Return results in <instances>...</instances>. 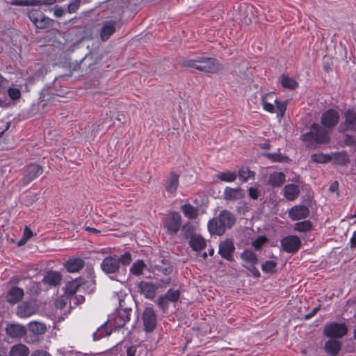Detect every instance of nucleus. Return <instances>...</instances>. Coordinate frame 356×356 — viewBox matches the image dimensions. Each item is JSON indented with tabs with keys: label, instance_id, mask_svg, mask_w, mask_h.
I'll return each mask as SVG.
<instances>
[{
	"label": "nucleus",
	"instance_id": "obj_1",
	"mask_svg": "<svg viewBox=\"0 0 356 356\" xmlns=\"http://www.w3.org/2000/svg\"><path fill=\"white\" fill-rule=\"evenodd\" d=\"M131 310L118 309L104 324L101 325L93 334H112L125 332V325L130 321Z\"/></svg>",
	"mask_w": 356,
	"mask_h": 356
},
{
	"label": "nucleus",
	"instance_id": "obj_2",
	"mask_svg": "<svg viewBox=\"0 0 356 356\" xmlns=\"http://www.w3.org/2000/svg\"><path fill=\"white\" fill-rule=\"evenodd\" d=\"M180 65L182 67L193 68L209 74L217 73L222 68V64L218 59L203 55L183 59L180 61Z\"/></svg>",
	"mask_w": 356,
	"mask_h": 356
},
{
	"label": "nucleus",
	"instance_id": "obj_3",
	"mask_svg": "<svg viewBox=\"0 0 356 356\" xmlns=\"http://www.w3.org/2000/svg\"><path fill=\"white\" fill-rule=\"evenodd\" d=\"M236 222L234 215L228 210H222L218 218L208 222V230L211 235H222L227 229H230Z\"/></svg>",
	"mask_w": 356,
	"mask_h": 356
},
{
	"label": "nucleus",
	"instance_id": "obj_4",
	"mask_svg": "<svg viewBox=\"0 0 356 356\" xmlns=\"http://www.w3.org/2000/svg\"><path fill=\"white\" fill-rule=\"evenodd\" d=\"M302 140L307 145L327 144L330 142L329 131L318 123H313L309 131L302 135Z\"/></svg>",
	"mask_w": 356,
	"mask_h": 356
},
{
	"label": "nucleus",
	"instance_id": "obj_5",
	"mask_svg": "<svg viewBox=\"0 0 356 356\" xmlns=\"http://www.w3.org/2000/svg\"><path fill=\"white\" fill-rule=\"evenodd\" d=\"M181 225V216L177 211H170L163 220V226L170 234H177Z\"/></svg>",
	"mask_w": 356,
	"mask_h": 356
},
{
	"label": "nucleus",
	"instance_id": "obj_6",
	"mask_svg": "<svg viewBox=\"0 0 356 356\" xmlns=\"http://www.w3.org/2000/svg\"><path fill=\"white\" fill-rule=\"evenodd\" d=\"M29 19L38 29H47L49 27L52 23V19L45 16V15L40 10L31 9L28 13Z\"/></svg>",
	"mask_w": 356,
	"mask_h": 356
},
{
	"label": "nucleus",
	"instance_id": "obj_7",
	"mask_svg": "<svg viewBox=\"0 0 356 356\" xmlns=\"http://www.w3.org/2000/svg\"><path fill=\"white\" fill-rule=\"evenodd\" d=\"M282 250L287 253H296L302 245L300 238L296 235H288L280 241Z\"/></svg>",
	"mask_w": 356,
	"mask_h": 356
},
{
	"label": "nucleus",
	"instance_id": "obj_8",
	"mask_svg": "<svg viewBox=\"0 0 356 356\" xmlns=\"http://www.w3.org/2000/svg\"><path fill=\"white\" fill-rule=\"evenodd\" d=\"M339 118V112L335 109L330 108L323 113L321 117V123L325 129H332L337 125Z\"/></svg>",
	"mask_w": 356,
	"mask_h": 356
},
{
	"label": "nucleus",
	"instance_id": "obj_9",
	"mask_svg": "<svg viewBox=\"0 0 356 356\" xmlns=\"http://www.w3.org/2000/svg\"><path fill=\"white\" fill-rule=\"evenodd\" d=\"M339 131L343 133L347 131L356 132V112L348 109L344 113V121L340 124Z\"/></svg>",
	"mask_w": 356,
	"mask_h": 356
},
{
	"label": "nucleus",
	"instance_id": "obj_10",
	"mask_svg": "<svg viewBox=\"0 0 356 356\" xmlns=\"http://www.w3.org/2000/svg\"><path fill=\"white\" fill-rule=\"evenodd\" d=\"M330 338L325 343L324 350L329 356H337L341 349L339 339L344 335H328Z\"/></svg>",
	"mask_w": 356,
	"mask_h": 356
},
{
	"label": "nucleus",
	"instance_id": "obj_11",
	"mask_svg": "<svg viewBox=\"0 0 356 356\" xmlns=\"http://www.w3.org/2000/svg\"><path fill=\"white\" fill-rule=\"evenodd\" d=\"M101 268L106 274H114L119 271V259L117 256H107L102 261Z\"/></svg>",
	"mask_w": 356,
	"mask_h": 356
},
{
	"label": "nucleus",
	"instance_id": "obj_12",
	"mask_svg": "<svg viewBox=\"0 0 356 356\" xmlns=\"http://www.w3.org/2000/svg\"><path fill=\"white\" fill-rule=\"evenodd\" d=\"M143 320L145 330L147 332H152L155 328L156 324V316L153 308H145L143 314Z\"/></svg>",
	"mask_w": 356,
	"mask_h": 356
},
{
	"label": "nucleus",
	"instance_id": "obj_13",
	"mask_svg": "<svg viewBox=\"0 0 356 356\" xmlns=\"http://www.w3.org/2000/svg\"><path fill=\"white\" fill-rule=\"evenodd\" d=\"M43 171V168L35 163L28 165L25 169V175L23 178L24 182L29 184L42 175Z\"/></svg>",
	"mask_w": 356,
	"mask_h": 356
},
{
	"label": "nucleus",
	"instance_id": "obj_14",
	"mask_svg": "<svg viewBox=\"0 0 356 356\" xmlns=\"http://www.w3.org/2000/svg\"><path fill=\"white\" fill-rule=\"evenodd\" d=\"M179 185V175L175 172H170L168 177L164 181V187L166 192L175 196Z\"/></svg>",
	"mask_w": 356,
	"mask_h": 356
},
{
	"label": "nucleus",
	"instance_id": "obj_15",
	"mask_svg": "<svg viewBox=\"0 0 356 356\" xmlns=\"http://www.w3.org/2000/svg\"><path fill=\"white\" fill-rule=\"evenodd\" d=\"M37 311V305L35 300L23 302L17 307V315L21 318L29 317Z\"/></svg>",
	"mask_w": 356,
	"mask_h": 356
},
{
	"label": "nucleus",
	"instance_id": "obj_16",
	"mask_svg": "<svg viewBox=\"0 0 356 356\" xmlns=\"http://www.w3.org/2000/svg\"><path fill=\"white\" fill-rule=\"evenodd\" d=\"M234 250V245L230 239H227L221 242L219 245L218 253L222 258L227 261H232L234 260L233 254Z\"/></svg>",
	"mask_w": 356,
	"mask_h": 356
},
{
	"label": "nucleus",
	"instance_id": "obj_17",
	"mask_svg": "<svg viewBox=\"0 0 356 356\" xmlns=\"http://www.w3.org/2000/svg\"><path fill=\"white\" fill-rule=\"evenodd\" d=\"M309 208L302 204L295 205L289 211V216L293 220L305 219L309 216Z\"/></svg>",
	"mask_w": 356,
	"mask_h": 356
},
{
	"label": "nucleus",
	"instance_id": "obj_18",
	"mask_svg": "<svg viewBox=\"0 0 356 356\" xmlns=\"http://www.w3.org/2000/svg\"><path fill=\"white\" fill-rule=\"evenodd\" d=\"M84 266L85 261L81 257H71L64 264L66 271L70 273H79Z\"/></svg>",
	"mask_w": 356,
	"mask_h": 356
},
{
	"label": "nucleus",
	"instance_id": "obj_19",
	"mask_svg": "<svg viewBox=\"0 0 356 356\" xmlns=\"http://www.w3.org/2000/svg\"><path fill=\"white\" fill-rule=\"evenodd\" d=\"M244 193L241 188H232L229 186L225 187L222 198L227 201H237L243 199Z\"/></svg>",
	"mask_w": 356,
	"mask_h": 356
},
{
	"label": "nucleus",
	"instance_id": "obj_20",
	"mask_svg": "<svg viewBox=\"0 0 356 356\" xmlns=\"http://www.w3.org/2000/svg\"><path fill=\"white\" fill-rule=\"evenodd\" d=\"M323 334H348V327L345 323H327L325 325Z\"/></svg>",
	"mask_w": 356,
	"mask_h": 356
},
{
	"label": "nucleus",
	"instance_id": "obj_21",
	"mask_svg": "<svg viewBox=\"0 0 356 356\" xmlns=\"http://www.w3.org/2000/svg\"><path fill=\"white\" fill-rule=\"evenodd\" d=\"M24 296V291L23 289L18 286H13L7 292L6 299V301L11 304L15 305L19 302Z\"/></svg>",
	"mask_w": 356,
	"mask_h": 356
},
{
	"label": "nucleus",
	"instance_id": "obj_22",
	"mask_svg": "<svg viewBox=\"0 0 356 356\" xmlns=\"http://www.w3.org/2000/svg\"><path fill=\"white\" fill-rule=\"evenodd\" d=\"M116 22L110 20L106 22L100 31V38L102 41L108 40L110 37L115 32Z\"/></svg>",
	"mask_w": 356,
	"mask_h": 356
},
{
	"label": "nucleus",
	"instance_id": "obj_23",
	"mask_svg": "<svg viewBox=\"0 0 356 356\" xmlns=\"http://www.w3.org/2000/svg\"><path fill=\"white\" fill-rule=\"evenodd\" d=\"M138 289L140 293L143 294L145 298L152 299L155 296L157 287L152 283L142 281L138 284Z\"/></svg>",
	"mask_w": 356,
	"mask_h": 356
},
{
	"label": "nucleus",
	"instance_id": "obj_24",
	"mask_svg": "<svg viewBox=\"0 0 356 356\" xmlns=\"http://www.w3.org/2000/svg\"><path fill=\"white\" fill-rule=\"evenodd\" d=\"M189 245L193 250L200 251L206 248L207 242L202 236L193 234L191 236Z\"/></svg>",
	"mask_w": 356,
	"mask_h": 356
},
{
	"label": "nucleus",
	"instance_id": "obj_25",
	"mask_svg": "<svg viewBox=\"0 0 356 356\" xmlns=\"http://www.w3.org/2000/svg\"><path fill=\"white\" fill-rule=\"evenodd\" d=\"M331 161L337 165H346L349 162V156L346 151L332 152L330 154Z\"/></svg>",
	"mask_w": 356,
	"mask_h": 356
},
{
	"label": "nucleus",
	"instance_id": "obj_26",
	"mask_svg": "<svg viewBox=\"0 0 356 356\" xmlns=\"http://www.w3.org/2000/svg\"><path fill=\"white\" fill-rule=\"evenodd\" d=\"M286 181V175L282 172H273L270 174L268 183L274 188L280 187Z\"/></svg>",
	"mask_w": 356,
	"mask_h": 356
},
{
	"label": "nucleus",
	"instance_id": "obj_27",
	"mask_svg": "<svg viewBox=\"0 0 356 356\" xmlns=\"http://www.w3.org/2000/svg\"><path fill=\"white\" fill-rule=\"evenodd\" d=\"M274 95H275L274 92H268L265 95H263L261 97V99L263 109L265 111L268 112L270 113H273L275 112V108L274 104L271 102H270V101L273 102Z\"/></svg>",
	"mask_w": 356,
	"mask_h": 356
},
{
	"label": "nucleus",
	"instance_id": "obj_28",
	"mask_svg": "<svg viewBox=\"0 0 356 356\" xmlns=\"http://www.w3.org/2000/svg\"><path fill=\"white\" fill-rule=\"evenodd\" d=\"M283 191L284 197L290 201H293L298 198L300 193L298 186L293 184L286 185Z\"/></svg>",
	"mask_w": 356,
	"mask_h": 356
},
{
	"label": "nucleus",
	"instance_id": "obj_29",
	"mask_svg": "<svg viewBox=\"0 0 356 356\" xmlns=\"http://www.w3.org/2000/svg\"><path fill=\"white\" fill-rule=\"evenodd\" d=\"M255 172L252 171L248 166H242L238 169L237 177L241 183H245L248 180H254L255 178Z\"/></svg>",
	"mask_w": 356,
	"mask_h": 356
},
{
	"label": "nucleus",
	"instance_id": "obj_30",
	"mask_svg": "<svg viewBox=\"0 0 356 356\" xmlns=\"http://www.w3.org/2000/svg\"><path fill=\"white\" fill-rule=\"evenodd\" d=\"M61 276L58 272L51 271L44 276L42 282L50 286H55L60 284Z\"/></svg>",
	"mask_w": 356,
	"mask_h": 356
},
{
	"label": "nucleus",
	"instance_id": "obj_31",
	"mask_svg": "<svg viewBox=\"0 0 356 356\" xmlns=\"http://www.w3.org/2000/svg\"><path fill=\"white\" fill-rule=\"evenodd\" d=\"M180 209L184 213V216L189 220H194L198 216V209L193 207L191 204H183Z\"/></svg>",
	"mask_w": 356,
	"mask_h": 356
},
{
	"label": "nucleus",
	"instance_id": "obj_32",
	"mask_svg": "<svg viewBox=\"0 0 356 356\" xmlns=\"http://www.w3.org/2000/svg\"><path fill=\"white\" fill-rule=\"evenodd\" d=\"M280 83L284 88L295 90L298 86V83L286 74H282L280 77Z\"/></svg>",
	"mask_w": 356,
	"mask_h": 356
},
{
	"label": "nucleus",
	"instance_id": "obj_33",
	"mask_svg": "<svg viewBox=\"0 0 356 356\" xmlns=\"http://www.w3.org/2000/svg\"><path fill=\"white\" fill-rule=\"evenodd\" d=\"M29 349L24 344H17L11 348L10 356H27Z\"/></svg>",
	"mask_w": 356,
	"mask_h": 356
},
{
	"label": "nucleus",
	"instance_id": "obj_34",
	"mask_svg": "<svg viewBox=\"0 0 356 356\" xmlns=\"http://www.w3.org/2000/svg\"><path fill=\"white\" fill-rule=\"evenodd\" d=\"M6 334H26V329L25 327L18 323L7 324L5 327Z\"/></svg>",
	"mask_w": 356,
	"mask_h": 356
},
{
	"label": "nucleus",
	"instance_id": "obj_35",
	"mask_svg": "<svg viewBox=\"0 0 356 356\" xmlns=\"http://www.w3.org/2000/svg\"><path fill=\"white\" fill-rule=\"evenodd\" d=\"M146 265L144 261L142 259H138L131 265L129 271L132 275L139 276L143 274Z\"/></svg>",
	"mask_w": 356,
	"mask_h": 356
},
{
	"label": "nucleus",
	"instance_id": "obj_36",
	"mask_svg": "<svg viewBox=\"0 0 356 356\" xmlns=\"http://www.w3.org/2000/svg\"><path fill=\"white\" fill-rule=\"evenodd\" d=\"M241 258L247 264H248V265L257 264L258 263L257 256L252 250H244L241 254Z\"/></svg>",
	"mask_w": 356,
	"mask_h": 356
},
{
	"label": "nucleus",
	"instance_id": "obj_37",
	"mask_svg": "<svg viewBox=\"0 0 356 356\" xmlns=\"http://www.w3.org/2000/svg\"><path fill=\"white\" fill-rule=\"evenodd\" d=\"M217 178L221 181L224 182H234L237 178V173L236 172L225 171L219 172L216 175Z\"/></svg>",
	"mask_w": 356,
	"mask_h": 356
},
{
	"label": "nucleus",
	"instance_id": "obj_38",
	"mask_svg": "<svg viewBox=\"0 0 356 356\" xmlns=\"http://www.w3.org/2000/svg\"><path fill=\"white\" fill-rule=\"evenodd\" d=\"M294 230L300 232H307L312 229L313 225L309 220L300 221L295 223Z\"/></svg>",
	"mask_w": 356,
	"mask_h": 356
},
{
	"label": "nucleus",
	"instance_id": "obj_39",
	"mask_svg": "<svg viewBox=\"0 0 356 356\" xmlns=\"http://www.w3.org/2000/svg\"><path fill=\"white\" fill-rule=\"evenodd\" d=\"M273 103L275 104L277 108L275 113H277V118L280 120L284 117L286 111L287 101L280 102L276 98L273 100Z\"/></svg>",
	"mask_w": 356,
	"mask_h": 356
},
{
	"label": "nucleus",
	"instance_id": "obj_40",
	"mask_svg": "<svg viewBox=\"0 0 356 356\" xmlns=\"http://www.w3.org/2000/svg\"><path fill=\"white\" fill-rule=\"evenodd\" d=\"M311 161L313 163H326L331 161L330 154L324 153H315L311 156Z\"/></svg>",
	"mask_w": 356,
	"mask_h": 356
},
{
	"label": "nucleus",
	"instance_id": "obj_41",
	"mask_svg": "<svg viewBox=\"0 0 356 356\" xmlns=\"http://www.w3.org/2000/svg\"><path fill=\"white\" fill-rule=\"evenodd\" d=\"M29 330L32 334H44L46 331V325L39 322H31L29 324Z\"/></svg>",
	"mask_w": 356,
	"mask_h": 356
},
{
	"label": "nucleus",
	"instance_id": "obj_42",
	"mask_svg": "<svg viewBox=\"0 0 356 356\" xmlns=\"http://www.w3.org/2000/svg\"><path fill=\"white\" fill-rule=\"evenodd\" d=\"M264 156L273 162L288 163L290 161V159L288 156L280 153H266Z\"/></svg>",
	"mask_w": 356,
	"mask_h": 356
},
{
	"label": "nucleus",
	"instance_id": "obj_43",
	"mask_svg": "<svg viewBox=\"0 0 356 356\" xmlns=\"http://www.w3.org/2000/svg\"><path fill=\"white\" fill-rule=\"evenodd\" d=\"M277 263L275 261L269 260L266 261L262 265H261V270L265 273H275L277 271Z\"/></svg>",
	"mask_w": 356,
	"mask_h": 356
},
{
	"label": "nucleus",
	"instance_id": "obj_44",
	"mask_svg": "<svg viewBox=\"0 0 356 356\" xmlns=\"http://www.w3.org/2000/svg\"><path fill=\"white\" fill-rule=\"evenodd\" d=\"M81 286V282L78 280H73L66 285V293L73 295L76 293Z\"/></svg>",
	"mask_w": 356,
	"mask_h": 356
},
{
	"label": "nucleus",
	"instance_id": "obj_45",
	"mask_svg": "<svg viewBox=\"0 0 356 356\" xmlns=\"http://www.w3.org/2000/svg\"><path fill=\"white\" fill-rule=\"evenodd\" d=\"M170 302H176L180 297V291L179 290L169 289L164 295Z\"/></svg>",
	"mask_w": 356,
	"mask_h": 356
},
{
	"label": "nucleus",
	"instance_id": "obj_46",
	"mask_svg": "<svg viewBox=\"0 0 356 356\" xmlns=\"http://www.w3.org/2000/svg\"><path fill=\"white\" fill-rule=\"evenodd\" d=\"M118 259H119V266H120V264H122L124 266H129L132 261L131 254L130 252H126L123 254H122L120 257H118Z\"/></svg>",
	"mask_w": 356,
	"mask_h": 356
},
{
	"label": "nucleus",
	"instance_id": "obj_47",
	"mask_svg": "<svg viewBox=\"0 0 356 356\" xmlns=\"http://www.w3.org/2000/svg\"><path fill=\"white\" fill-rule=\"evenodd\" d=\"M268 238L264 236H259L252 242V245L257 250L261 249L262 246L267 243Z\"/></svg>",
	"mask_w": 356,
	"mask_h": 356
},
{
	"label": "nucleus",
	"instance_id": "obj_48",
	"mask_svg": "<svg viewBox=\"0 0 356 356\" xmlns=\"http://www.w3.org/2000/svg\"><path fill=\"white\" fill-rule=\"evenodd\" d=\"M8 95L12 100H17L21 97V91L17 88L10 87L8 89Z\"/></svg>",
	"mask_w": 356,
	"mask_h": 356
},
{
	"label": "nucleus",
	"instance_id": "obj_49",
	"mask_svg": "<svg viewBox=\"0 0 356 356\" xmlns=\"http://www.w3.org/2000/svg\"><path fill=\"white\" fill-rule=\"evenodd\" d=\"M169 302L170 301L165 296H161L158 299V306L163 312H165L168 309Z\"/></svg>",
	"mask_w": 356,
	"mask_h": 356
},
{
	"label": "nucleus",
	"instance_id": "obj_50",
	"mask_svg": "<svg viewBox=\"0 0 356 356\" xmlns=\"http://www.w3.org/2000/svg\"><path fill=\"white\" fill-rule=\"evenodd\" d=\"M81 6V0H74L67 6V12L70 14L76 13Z\"/></svg>",
	"mask_w": 356,
	"mask_h": 356
},
{
	"label": "nucleus",
	"instance_id": "obj_51",
	"mask_svg": "<svg viewBox=\"0 0 356 356\" xmlns=\"http://www.w3.org/2000/svg\"><path fill=\"white\" fill-rule=\"evenodd\" d=\"M163 266H158L157 270L162 272L164 275L170 274L172 271V266L169 263H165L164 261H163Z\"/></svg>",
	"mask_w": 356,
	"mask_h": 356
},
{
	"label": "nucleus",
	"instance_id": "obj_52",
	"mask_svg": "<svg viewBox=\"0 0 356 356\" xmlns=\"http://www.w3.org/2000/svg\"><path fill=\"white\" fill-rule=\"evenodd\" d=\"M256 264L244 265L243 266L250 270L254 277H259L261 276L259 270L255 266Z\"/></svg>",
	"mask_w": 356,
	"mask_h": 356
},
{
	"label": "nucleus",
	"instance_id": "obj_53",
	"mask_svg": "<svg viewBox=\"0 0 356 356\" xmlns=\"http://www.w3.org/2000/svg\"><path fill=\"white\" fill-rule=\"evenodd\" d=\"M250 197L252 200H257L259 197V190L257 188L250 187L248 190Z\"/></svg>",
	"mask_w": 356,
	"mask_h": 356
},
{
	"label": "nucleus",
	"instance_id": "obj_54",
	"mask_svg": "<svg viewBox=\"0 0 356 356\" xmlns=\"http://www.w3.org/2000/svg\"><path fill=\"white\" fill-rule=\"evenodd\" d=\"M348 344L347 348V351L353 352L356 348V335H353V338H350L348 340Z\"/></svg>",
	"mask_w": 356,
	"mask_h": 356
},
{
	"label": "nucleus",
	"instance_id": "obj_55",
	"mask_svg": "<svg viewBox=\"0 0 356 356\" xmlns=\"http://www.w3.org/2000/svg\"><path fill=\"white\" fill-rule=\"evenodd\" d=\"M321 309V305H319L318 306L314 307L311 312L308 313L307 314H306L305 316V318L306 320H309L310 318H312V317H314L316 314L317 312Z\"/></svg>",
	"mask_w": 356,
	"mask_h": 356
},
{
	"label": "nucleus",
	"instance_id": "obj_56",
	"mask_svg": "<svg viewBox=\"0 0 356 356\" xmlns=\"http://www.w3.org/2000/svg\"><path fill=\"white\" fill-rule=\"evenodd\" d=\"M33 236V231L30 229L29 227L26 226L24 232H23V237L26 238L27 240L30 239Z\"/></svg>",
	"mask_w": 356,
	"mask_h": 356
},
{
	"label": "nucleus",
	"instance_id": "obj_57",
	"mask_svg": "<svg viewBox=\"0 0 356 356\" xmlns=\"http://www.w3.org/2000/svg\"><path fill=\"white\" fill-rule=\"evenodd\" d=\"M64 14H65V10L62 7L58 6H56L55 7L54 10V15L56 17H60Z\"/></svg>",
	"mask_w": 356,
	"mask_h": 356
},
{
	"label": "nucleus",
	"instance_id": "obj_58",
	"mask_svg": "<svg viewBox=\"0 0 356 356\" xmlns=\"http://www.w3.org/2000/svg\"><path fill=\"white\" fill-rule=\"evenodd\" d=\"M344 142L346 145L350 146L354 145L356 141L355 139L352 136L346 134L344 136Z\"/></svg>",
	"mask_w": 356,
	"mask_h": 356
},
{
	"label": "nucleus",
	"instance_id": "obj_59",
	"mask_svg": "<svg viewBox=\"0 0 356 356\" xmlns=\"http://www.w3.org/2000/svg\"><path fill=\"white\" fill-rule=\"evenodd\" d=\"M10 4L15 6H28L29 3L28 0H11Z\"/></svg>",
	"mask_w": 356,
	"mask_h": 356
},
{
	"label": "nucleus",
	"instance_id": "obj_60",
	"mask_svg": "<svg viewBox=\"0 0 356 356\" xmlns=\"http://www.w3.org/2000/svg\"><path fill=\"white\" fill-rule=\"evenodd\" d=\"M349 245L351 249L356 248V230L353 232L349 241Z\"/></svg>",
	"mask_w": 356,
	"mask_h": 356
},
{
	"label": "nucleus",
	"instance_id": "obj_61",
	"mask_svg": "<svg viewBox=\"0 0 356 356\" xmlns=\"http://www.w3.org/2000/svg\"><path fill=\"white\" fill-rule=\"evenodd\" d=\"M35 4L52 5L56 2V0H35Z\"/></svg>",
	"mask_w": 356,
	"mask_h": 356
},
{
	"label": "nucleus",
	"instance_id": "obj_62",
	"mask_svg": "<svg viewBox=\"0 0 356 356\" xmlns=\"http://www.w3.org/2000/svg\"><path fill=\"white\" fill-rule=\"evenodd\" d=\"M31 356H51L49 353L43 350L35 351Z\"/></svg>",
	"mask_w": 356,
	"mask_h": 356
},
{
	"label": "nucleus",
	"instance_id": "obj_63",
	"mask_svg": "<svg viewBox=\"0 0 356 356\" xmlns=\"http://www.w3.org/2000/svg\"><path fill=\"white\" fill-rule=\"evenodd\" d=\"M136 350L134 347H129L127 350V353L128 356H134Z\"/></svg>",
	"mask_w": 356,
	"mask_h": 356
},
{
	"label": "nucleus",
	"instance_id": "obj_64",
	"mask_svg": "<svg viewBox=\"0 0 356 356\" xmlns=\"http://www.w3.org/2000/svg\"><path fill=\"white\" fill-rule=\"evenodd\" d=\"M86 230L89 232H91V233H94V234H97V233H99L100 231L94 228V227H86Z\"/></svg>",
	"mask_w": 356,
	"mask_h": 356
}]
</instances>
